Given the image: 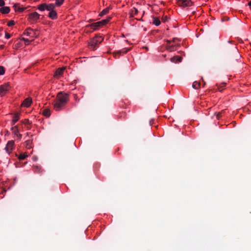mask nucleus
Listing matches in <instances>:
<instances>
[{
    "label": "nucleus",
    "mask_w": 251,
    "mask_h": 251,
    "mask_svg": "<svg viewBox=\"0 0 251 251\" xmlns=\"http://www.w3.org/2000/svg\"><path fill=\"white\" fill-rule=\"evenodd\" d=\"M201 79L202 80V81L203 82V85H205V82L203 81V78H201Z\"/></svg>",
    "instance_id": "nucleus-48"
},
{
    "label": "nucleus",
    "mask_w": 251,
    "mask_h": 251,
    "mask_svg": "<svg viewBox=\"0 0 251 251\" xmlns=\"http://www.w3.org/2000/svg\"><path fill=\"white\" fill-rule=\"evenodd\" d=\"M153 23L155 25L158 26L159 25H160L161 22L159 19H158L157 18L154 17V18H153Z\"/></svg>",
    "instance_id": "nucleus-26"
},
{
    "label": "nucleus",
    "mask_w": 251,
    "mask_h": 251,
    "mask_svg": "<svg viewBox=\"0 0 251 251\" xmlns=\"http://www.w3.org/2000/svg\"><path fill=\"white\" fill-rule=\"evenodd\" d=\"M234 56L229 59V64L231 66H235L238 63V60L240 58V55L239 54L236 48L234 49Z\"/></svg>",
    "instance_id": "nucleus-2"
},
{
    "label": "nucleus",
    "mask_w": 251,
    "mask_h": 251,
    "mask_svg": "<svg viewBox=\"0 0 251 251\" xmlns=\"http://www.w3.org/2000/svg\"><path fill=\"white\" fill-rule=\"evenodd\" d=\"M166 42H167V45H170V44L171 43L172 41H171V40H166Z\"/></svg>",
    "instance_id": "nucleus-42"
},
{
    "label": "nucleus",
    "mask_w": 251,
    "mask_h": 251,
    "mask_svg": "<svg viewBox=\"0 0 251 251\" xmlns=\"http://www.w3.org/2000/svg\"><path fill=\"white\" fill-rule=\"evenodd\" d=\"M20 113H16L13 116V120H12V124L13 125H15V123L19 120L20 119Z\"/></svg>",
    "instance_id": "nucleus-17"
},
{
    "label": "nucleus",
    "mask_w": 251,
    "mask_h": 251,
    "mask_svg": "<svg viewBox=\"0 0 251 251\" xmlns=\"http://www.w3.org/2000/svg\"><path fill=\"white\" fill-rule=\"evenodd\" d=\"M182 57L180 56H177V55H176V56H175L173 57H172L171 59H170V60L171 62H173V63H177V62H181L182 61Z\"/></svg>",
    "instance_id": "nucleus-12"
},
{
    "label": "nucleus",
    "mask_w": 251,
    "mask_h": 251,
    "mask_svg": "<svg viewBox=\"0 0 251 251\" xmlns=\"http://www.w3.org/2000/svg\"><path fill=\"white\" fill-rule=\"evenodd\" d=\"M248 5L251 6V0L248 3Z\"/></svg>",
    "instance_id": "nucleus-47"
},
{
    "label": "nucleus",
    "mask_w": 251,
    "mask_h": 251,
    "mask_svg": "<svg viewBox=\"0 0 251 251\" xmlns=\"http://www.w3.org/2000/svg\"><path fill=\"white\" fill-rule=\"evenodd\" d=\"M43 115L46 117H49L50 116V110L48 109H45L43 111Z\"/></svg>",
    "instance_id": "nucleus-25"
},
{
    "label": "nucleus",
    "mask_w": 251,
    "mask_h": 251,
    "mask_svg": "<svg viewBox=\"0 0 251 251\" xmlns=\"http://www.w3.org/2000/svg\"><path fill=\"white\" fill-rule=\"evenodd\" d=\"M216 117H217V118L218 119H219L220 118V117H221V113L220 112H219L217 115H216Z\"/></svg>",
    "instance_id": "nucleus-40"
},
{
    "label": "nucleus",
    "mask_w": 251,
    "mask_h": 251,
    "mask_svg": "<svg viewBox=\"0 0 251 251\" xmlns=\"http://www.w3.org/2000/svg\"><path fill=\"white\" fill-rule=\"evenodd\" d=\"M32 143V141L31 140H28L25 141V145L26 147L28 148H30L31 147V144Z\"/></svg>",
    "instance_id": "nucleus-32"
},
{
    "label": "nucleus",
    "mask_w": 251,
    "mask_h": 251,
    "mask_svg": "<svg viewBox=\"0 0 251 251\" xmlns=\"http://www.w3.org/2000/svg\"><path fill=\"white\" fill-rule=\"evenodd\" d=\"M10 89V86L8 83L0 86V97L4 96Z\"/></svg>",
    "instance_id": "nucleus-6"
},
{
    "label": "nucleus",
    "mask_w": 251,
    "mask_h": 251,
    "mask_svg": "<svg viewBox=\"0 0 251 251\" xmlns=\"http://www.w3.org/2000/svg\"><path fill=\"white\" fill-rule=\"evenodd\" d=\"M130 48L129 49L124 48V49H123L121 50H118V51H117L116 52H114L113 53L114 55L116 56V55L117 54L120 55L121 54H125L127 52H128L130 50Z\"/></svg>",
    "instance_id": "nucleus-11"
},
{
    "label": "nucleus",
    "mask_w": 251,
    "mask_h": 251,
    "mask_svg": "<svg viewBox=\"0 0 251 251\" xmlns=\"http://www.w3.org/2000/svg\"><path fill=\"white\" fill-rule=\"evenodd\" d=\"M65 104H66L63 102L62 103L56 100L54 103V108L56 111H60L63 108Z\"/></svg>",
    "instance_id": "nucleus-9"
},
{
    "label": "nucleus",
    "mask_w": 251,
    "mask_h": 251,
    "mask_svg": "<svg viewBox=\"0 0 251 251\" xmlns=\"http://www.w3.org/2000/svg\"><path fill=\"white\" fill-rule=\"evenodd\" d=\"M217 85L218 86V89H219V90L220 91H222L223 90H224V87L226 86V83H222L219 86H218V85Z\"/></svg>",
    "instance_id": "nucleus-30"
},
{
    "label": "nucleus",
    "mask_w": 251,
    "mask_h": 251,
    "mask_svg": "<svg viewBox=\"0 0 251 251\" xmlns=\"http://www.w3.org/2000/svg\"><path fill=\"white\" fill-rule=\"evenodd\" d=\"M0 12L2 14H7L10 12V8L8 6H3L0 8Z\"/></svg>",
    "instance_id": "nucleus-15"
},
{
    "label": "nucleus",
    "mask_w": 251,
    "mask_h": 251,
    "mask_svg": "<svg viewBox=\"0 0 251 251\" xmlns=\"http://www.w3.org/2000/svg\"><path fill=\"white\" fill-rule=\"evenodd\" d=\"M5 73V69L3 66H0V75H4Z\"/></svg>",
    "instance_id": "nucleus-34"
},
{
    "label": "nucleus",
    "mask_w": 251,
    "mask_h": 251,
    "mask_svg": "<svg viewBox=\"0 0 251 251\" xmlns=\"http://www.w3.org/2000/svg\"><path fill=\"white\" fill-rule=\"evenodd\" d=\"M13 7L15 11H18L20 12L24 11L25 9V8L20 7L18 4L14 5Z\"/></svg>",
    "instance_id": "nucleus-19"
},
{
    "label": "nucleus",
    "mask_w": 251,
    "mask_h": 251,
    "mask_svg": "<svg viewBox=\"0 0 251 251\" xmlns=\"http://www.w3.org/2000/svg\"><path fill=\"white\" fill-rule=\"evenodd\" d=\"M201 83L199 82L198 81H195L193 82L192 87L193 88L195 89H198L200 88Z\"/></svg>",
    "instance_id": "nucleus-23"
},
{
    "label": "nucleus",
    "mask_w": 251,
    "mask_h": 251,
    "mask_svg": "<svg viewBox=\"0 0 251 251\" xmlns=\"http://www.w3.org/2000/svg\"><path fill=\"white\" fill-rule=\"evenodd\" d=\"M57 100L61 102L66 104L69 100V95L62 92H59L57 95Z\"/></svg>",
    "instance_id": "nucleus-3"
},
{
    "label": "nucleus",
    "mask_w": 251,
    "mask_h": 251,
    "mask_svg": "<svg viewBox=\"0 0 251 251\" xmlns=\"http://www.w3.org/2000/svg\"><path fill=\"white\" fill-rule=\"evenodd\" d=\"M23 123L25 124V125H28L30 124V122L28 119H25L23 121Z\"/></svg>",
    "instance_id": "nucleus-36"
},
{
    "label": "nucleus",
    "mask_w": 251,
    "mask_h": 251,
    "mask_svg": "<svg viewBox=\"0 0 251 251\" xmlns=\"http://www.w3.org/2000/svg\"><path fill=\"white\" fill-rule=\"evenodd\" d=\"M27 156L25 154H21L19 156V159L20 160H24Z\"/></svg>",
    "instance_id": "nucleus-33"
},
{
    "label": "nucleus",
    "mask_w": 251,
    "mask_h": 251,
    "mask_svg": "<svg viewBox=\"0 0 251 251\" xmlns=\"http://www.w3.org/2000/svg\"><path fill=\"white\" fill-rule=\"evenodd\" d=\"M48 16L50 18L54 20L57 18V13L55 10L50 11Z\"/></svg>",
    "instance_id": "nucleus-16"
},
{
    "label": "nucleus",
    "mask_w": 251,
    "mask_h": 251,
    "mask_svg": "<svg viewBox=\"0 0 251 251\" xmlns=\"http://www.w3.org/2000/svg\"><path fill=\"white\" fill-rule=\"evenodd\" d=\"M5 4V2L3 0H0V6H3Z\"/></svg>",
    "instance_id": "nucleus-39"
},
{
    "label": "nucleus",
    "mask_w": 251,
    "mask_h": 251,
    "mask_svg": "<svg viewBox=\"0 0 251 251\" xmlns=\"http://www.w3.org/2000/svg\"><path fill=\"white\" fill-rule=\"evenodd\" d=\"M166 49H167V50H168V51H169L170 52L173 51L175 50H176V49H175V46H174L173 45H167Z\"/></svg>",
    "instance_id": "nucleus-21"
},
{
    "label": "nucleus",
    "mask_w": 251,
    "mask_h": 251,
    "mask_svg": "<svg viewBox=\"0 0 251 251\" xmlns=\"http://www.w3.org/2000/svg\"><path fill=\"white\" fill-rule=\"evenodd\" d=\"M17 137H18V138H19V139H20L22 138V135H21V134H19V133H18V134L17 135Z\"/></svg>",
    "instance_id": "nucleus-43"
},
{
    "label": "nucleus",
    "mask_w": 251,
    "mask_h": 251,
    "mask_svg": "<svg viewBox=\"0 0 251 251\" xmlns=\"http://www.w3.org/2000/svg\"><path fill=\"white\" fill-rule=\"evenodd\" d=\"M29 31H32V29L30 27L27 28L24 32V34L28 36L30 35L31 33Z\"/></svg>",
    "instance_id": "nucleus-31"
},
{
    "label": "nucleus",
    "mask_w": 251,
    "mask_h": 251,
    "mask_svg": "<svg viewBox=\"0 0 251 251\" xmlns=\"http://www.w3.org/2000/svg\"><path fill=\"white\" fill-rule=\"evenodd\" d=\"M46 8H47V4L46 3H42L38 6V9L41 11H44L45 9H46Z\"/></svg>",
    "instance_id": "nucleus-22"
},
{
    "label": "nucleus",
    "mask_w": 251,
    "mask_h": 251,
    "mask_svg": "<svg viewBox=\"0 0 251 251\" xmlns=\"http://www.w3.org/2000/svg\"><path fill=\"white\" fill-rule=\"evenodd\" d=\"M64 1V0H55V6H60L63 3Z\"/></svg>",
    "instance_id": "nucleus-29"
},
{
    "label": "nucleus",
    "mask_w": 251,
    "mask_h": 251,
    "mask_svg": "<svg viewBox=\"0 0 251 251\" xmlns=\"http://www.w3.org/2000/svg\"><path fill=\"white\" fill-rule=\"evenodd\" d=\"M167 19H168L167 16H165L164 18H163L162 20L163 22H165L167 20Z\"/></svg>",
    "instance_id": "nucleus-41"
},
{
    "label": "nucleus",
    "mask_w": 251,
    "mask_h": 251,
    "mask_svg": "<svg viewBox=\"0 0 251 251\" xmlns=\"http://www.w3.org/2000/svg\"><path fill=\"white\" fill-rule=\"evenodd\" d=\"M109 9H110V8L109 7H107L106 8H105L104 9H103L100 14V16H102L104 15H106L107 13H108L109 11Z\"/></svg>",
    "instance_id": "nucleus-24"
},
{
    "label": "nucleus",
    "mask_w": 251,
    "mask_h": 251,
    "mask_svg": "<svg viewBox=\"0 0 251 251\" xmlns=\"http://www.w3.org/2000/svg\"><path fill=\"white\" fill-rule=\"evenodd\" d=\"M11 130H12V132L16 135H17L19 133V130L17 126L12 127Z\"/></svg>",
    "instance_id": "nucleus-28"
},
{
    "label": "nucleus",
    "mask_w": 251,
    "mask_h": 251,
    "mask_svg": "<svg viewBox=\"0 0 251 251\" xmlns=\"http://www.w3.org/2000/svg\"><path fill=\"white\" fill-rule=\"evenodd\" d=\"M55 7V5L54 4L50 3L49 4H47L46 9L48 11H49L50 12V11H54Z\"/></svg>",
    "instance_id": "nucleus-20"
},
{
    "label": "nucleus",
    "mask_w": 251,
    "mask_h": 251,
    "mask_svg": "<svg viewBox=\"0 0 251 251\" xmlns=\"http://www.w3.org/2000/svg\"><path fill=\"white\" fill-rule=\"evenodd\" d=\"M65 70L66 67H65L58 68L54 73V77L57 78H59L63 75V73Z\"/></svg>",
    "instance_id": "nucleus-7"
},
{
    "label": "nucleus",
    "mask_w": 251,
    "mask_h": 251,
    "mask_svg": "<svg viewBox=\"0 0 251 251\" xmlns=\"http://www.w3.org/2000/svg\"><path fill=\"white\" fill-rule=\"evenodd\" d=\"M15 143L13 140L9 141L5 148L6 152L10 153L13 150Z\"/></svg>",
    "instance_id": "nucleus-8"
},
{
    "label": "nucleus",
    "mask_w": 251,
    "mask_h": 251,
    "mask_svg": "<svg viewBox=\"0 0 251 251\" xmlns=\"http://www.w3.org/2000/svg\"><path fill=\"white\" fill-rule=\"evenodd\" d=\"M32 102V99L31 98H27L25 99L22 104V106L26 107H28Z\"/></svg>",
    "instance_id": "nucleus-10"
},
{
    "label": "nucleus",
    "mask_w": 251,
    "mask_h": 251,
    "mask_svg": "<svg viewBox=\"0 0 251 251\" xmlns=\"http://www.w3.org/2000/svg\"><path fill=\"white\" fill-rule=\"evenodd\" d=\"M14 25H15V22L13 20H11V21H9L8 23H7V25L9 26H11Z\"/></svg>",
    "instance_id": "nucleus-35"
},
{
    "label": "nucleus",
    "mask_w": 251,
    "mask_h": 251,
    "mask_svg": "<svg viewBox=\"0 0 251 251\" xmlns=\"http://www.w3.org/2000/svg\"><path fill=\"white\" fill-rule=\"evenodd\" d=\"M177 40L179 41V39H178L174 38V39H173V40L172 41V42H174L175 41V40Z\"/></svg>",
    "instance_id": "nucleus-45"
},
{
    "label": "nucleus",
    "mask_w": 251,
    "mask_h": 251,
    "mask_svg": "<svg viewBox=\"0 0 251 251\" xmlns=\"http://www.w3.org/2000/svg\"><path fill=\"white\" fill-rule=\"evenodd\" d=\"M40 17V15L36 12L31 13L28 15V20L31 23H35L39 19Z\"/></svg>",
    "instance_id": "nucleus-4"
},
{
    "label": "nucleus",
    "mask_w": 251,
    "mask_h": 251,
    "mask_svg": "<svg viewBox=\"0 0 251 251\" xmlns=\"http://www.w3.org/2000/svg\"><path fill=\"white\" fill-rule=\"evenodd\" d=\"M146 50H148V48L147 47H144Z\"/></svg>",
    "instance_id": "nucleus-49"
},
{
    "label": "nucleus",
    "mask_w": 251,
    "mask_h": 251,
    "mask_svg": "<svg viewBox=\"0 0 251 251\" xmlns=\"http://www.w3.org/2000/svg\"><path fill=\"white\" fill-rule=\"evenodd\" d=\"M103 38L101 36H96L90 41L89 44V47L91 50H95L97 46L102 42Z\"/></svg>",
    "instance_id": "nucleus-1"
},
{
    "label": "nucleus",
    "mask_w": 251,
    "mask_h": 251,
    "mask_svg": "<svg viewBox=\"0 0 251 251\" xmlns=\"http://www.w3.org/2000/svg\"><path fill=\"white\" fill-rule=\"evenodd\" d=\"M175 47L178 48V47H180V44H176V45H175Z\"/></svg>",
    "instance_id": "nucleus-44"
},
{
    "label": "nucleus",
    "mask_w": 251,
    "mask_h": 251,
    "mask_svg": "<svg viewBox=\"0 0 251 251\" xmlns=\"http://www.w3.org/2000/svg\"><path fill=\"white\" fill-rule=\"evenodd\" d=\"M33 170L35 173H41L42 172V169L40 166H33L32 167Z\"/></svg>",
    "instance_id": "nucleus-18"
},
{
    "label": "nucleus",
    "mask_w": 251,
    "mask_h": 251,
    "mask_svg": "<svg viewBox=\"0 0 251 251\" xmlns=\"http://www.w3.org/2000/svg\"><path fill=\"white\" fill-rule=\"evenodd\" d=\"M135 19L137 20H138V21H142V17L141 18H140V19H137L136 18Z\"/></svg>",
    "instance_id": "nucleus-46"
},
{
    "label": "nucleus",
    "mask_w": 251,
    "mask_h": 251,
    "mask_svg": "<svg viewBox=\"0 0 251 251\" xmlns=\"http://www.w3.org/2000/svg\"><path fill=\"white\" fill-rule=\"evenodd\" d=\"M110 19H111V17H108V18H107L106 19H104V20H102L100 21V22L101 23V25L103 26V25H106V24H107Z\"/></svg>",
    "instance_id": "nucleus-27"
},
{
    "label": "nucleus",
    "mask_w": 251,
    "mask_h": 251,
    "mask_svg": "<svg viewBox=\"0 0 251 251\" xmlns=\"http://www.w3.org/2000/svg\"><path fill=\"white\" fill-rule=\"evenodd\" d=\"M163 56H164V57H166V55H163Z\"/></svg>",
    "instance_id": "nucleus-50"
},
{
    "label": "nucleus",
    "mask_w": 251,
    "mask_h": 251,
    "mask_svg": "<svg viewBox=\"0 0 251 251\" xmlns=\"http://www.w3.org/2000/svg\"><path fill=\"white\" fill-rule=\"evenodd\" d=\"M138 13V11L137 8L133 7L131 9L129 12L130 17L133 18L135 15H136Z\"/></svg>",
    "instance_id": "nucleus-14"
},
{
    "label": "nucleus",
    "mask_w": 251,
    "mask_h": 251,
    "mask_svg": "<svg viewBox=\"0 0 251 251\" xmlns=\"http://www.w3.org/2000/svg\"><path fill=\"white\" fill-rule=\"evenodd\" d=\"M91 26L92 28H93L94 30H96L98 28H99V27H101L102 25H101V23L100 22V21H99V22H98L96 23H94L92 24L91 25Z\"/></svg>",
    "instance_id": "nucleus-13"
},
{
    "label": "nucleus",
    "mask_w": 251,
    "mask_h": 251,
    "mask_svg": "<svg viewBox=\"0 0 251 251\" xmlns=\"http://www.w3.org/2000/svg\"><path fill=\"white\" fill-rule=\"evenodd\" d=\"M177 3L180 6L185 7L191 6L193 3L191 0H177Z\"/></svg>",
    "instance_id": "nucleus-5"
},
{
    "label": "nucleus",
    "mask_w": 251,
    "mask_h": 251,
    "mask_svg": "<svg viewBox=\"0 0 251 251\" xmlns=\"http://www.w3.org/2000/svg\"><path fill=\"white\" fill-rule=\"evenodd\" d=\"M22 40L25 41V45H28L29 44L30 41L28 39L23 38Z\"/></svg>",
    "instance_id": "nucleus-37"
},
{
    "label": "nucleus",
    "mask_w": 251,
    "mask_h": 251,
    "mask_svg": "<svg viewBox=\"0 0 251 251\" xmlns=\"http://www.w3.org/2000/svg\"><path fill=\"white\" fill-rule=\"evenodd\" d=\"M5 37L6 39H9L11 37V35L7 32H5Z\"/></svg>",
    "instance_id": "nucleus-38"
}]
</instances>
